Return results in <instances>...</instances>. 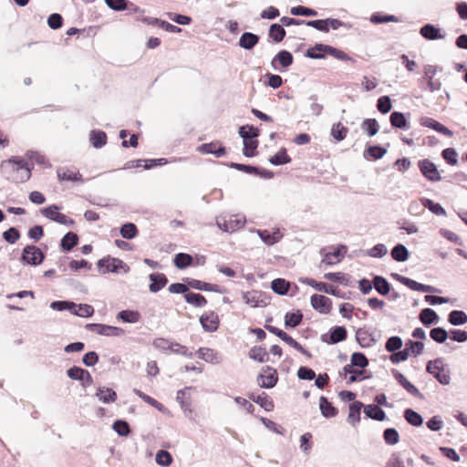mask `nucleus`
Instances as JSON below:
<instances>
[{"mask_svg":"<svg viewBox=\"0 0 467 467\" xmlns=\"http://www.w3.org/2000/svg\"><path fill=\"white\" fill-rule=\"evenodd\" d=\"M306 55L315 59L323 58L326 55H329L338 60H350V57L344 51L323 44H317L314 47L307 50Z\"/></svg>","mask_w":467,"mask_h":467,"instance_id":"nucleus-1","label":"nucleus"},{"mask_svg":"<svg viewBox=\"0 0 467 467\" xmlns=\"http://www.w3.org/2000/svg\"><path fill=\"white\" fill-rule=\"evenodd\" d=\"M245 224V217L242 214H229L216 217V225L225 233H234Z\"/></svg>","mask_w":467,"mask_h":467,"instance_id":"nucleus-2","label":"nucleus"},{"mask_svg":"<svg viewBox=\"0 0 467 467\" xmlns=\"http://www.w3.org/2000/svg\"><path fill=\"white\" fill-rule=\"evenodd\" d=\"M426 370L431 374L441 384L449 385L451 376L449 369L443 364L441 358L431 360L428 362Z\"/></svg>","mask_w":467,"mask_h":467,"instance_id":"nucleus-3","label":"nucleus"},{"mask_svg":"<svg viewBox=\"0 0 467 467\" xmlns=\"http://www.w3.org/2000/svg\"><path fill=\"white\" fill-rule=\"evenodd\" d=\"M98 267L102 274L106 273H123L130 272V266L119 258L105 257L98 261Z\"/></svg>","mask_w":467,"mask_h":467,"instance_id":"nucleus-4","label":"nucleus"},{"mask_svg":"<svg viewBox=\"0 0 467 467\" xmlns=\"http://www.w3.org/2000/svg\"><path fill=\"white\" fill-rule=\"evenodd\" d=\"M44 258V254L38 247L27 245L23 250L21 261L25 265H38L43 262Z\"/></svg>","mask_w":467,"mask_h":467,"instance_id":"nucleus-5","label":"nucleus"},{"mask_svg":"<svg viewBox=\"0 0 467 467\" xmlns=\"http://www.w3.org/2000/svg\"><path fill=\"white\" fill-rule=\"evenodd\" d=\"M86 328L90 332L106 337H120L124 334V330L120 327L103 324H88Z\"/></svg>","mask_w":467,"mask_h":467,"instance_id":"nucleus-6","label":"nucleus"},{"mask_svg":"<svg viewBox=\"0 0 467 467\" xmlns=\"http://www.w3.org/2000/svg\"><path fill=\"white\" fill-rule=\"evenodd\" d=\"M278 380L277 372L271 367H265L258 376V384L262 388L270 389L275 386Z\"/></svg>","mask_w":467,"mask_h":467,"instance_id":"nucleus-7","label":"nucleus"},{"mask_svg":"<svg viewBox=\"0 0 467 467\" xmlns=\"http://www.w3.org/2000/svg\"><path fill=\"white\" fill-rule=\"evenodd\" d=\"M419 168L421 173L431 182H439L441 180V174L433 162L429 160L419 161Z\"/></svg>","mask_w":467,"mask_h":467,"instance_id":"nucleus-8","label":"nucleus"},{"mask_svg":"<svg viewBox=\"0 0 467 467\" xmlns=\"http://www.w3.org/2000/svg\"><path fill=\"white\" fill-rule=\"evenodd\" d=\"M58 207L56 205H51L43 210V214L52 220L55 221L60 224L64 225H73L74 221L70 218H68L66 214L60 213L57 212Z\"/></svg>","mask_w":467,"mask_h":467,"instance_id":"nucleus-9","label":"nucleus"},{"mask_svg":"<svg viewBox=\"0 0 467 467\" xmlns=\"http://www.w3.org/2000/svg\"><path fill=\"white\" fill-rule=\"evenodd\" d=\"M200 323L206 332H214L219 327V317L213 311L203 313L200 317Z\"/></svg>","mask_w":467,"mask_h":467,"instance_id":"nucleus-10","label":"nucleus"},{"mask_svg":"<svg viewBox=\"0 0 467 467\" xmlns=\"http://www.w3.org/2000/svg\"><path fill=\"white\" fill-rule=\"evenodd\" d=\"M310 302L312 307L321 314H328L332 308V301L322 295H313Z\"/></svg>","mask_w":467,"mask_h":467,"instance_id":"nucleus-11","label":"nucleus"},{"mask_svg":"<svg viewBox=\"0 0 467 467\" xmlns=\"http://www.w3.org/2000/svg\"><path fill=\"white\" fill-rule=\"evenodd\" d=\"M243 299L252 307H263L267 305V297L259 291L246 292L244 294Z\"/></svg>","mask_w":467,"mask_h":467,"instance_id":"nucleus-12","label":"nucleus"},{"mask_svg":"<svg viewBox=\"0 0 467 467\" xmlns=\"http://www.w3.org/2000/svg\"><path fill=\"white\" fill-rule=\"evenodd\" d=\"M67 376L72 379L80 380L84 387L89 386L93 382L90 373L78 367L70 368L67 370Z\"/></svg>","mask_w":467,"mask_h":467,"instance_id":"nucleus-13","label":"nucleus"},{"mask_svg":"<svg viewBox=\"0 0 467 467\" xmlns=\"http://www.w3.org/2000/svg\"><path fill=\"white\" fill-rule=\"evenodd\" d=\"M368 364V361L367 358L362 353L356 352V353L352 354V356H351L350 364L346 365L343 368L344 374L347 376L348 373H354L355 372L354 367H358V368H363L367 367Z\"/></svg>","mask_w":467,"mask_h":467,"instance_id":"nucleus-14","label":"nucleus"},{"mask_svg":"<svg viewBox=\"0 0 467 467\" xmlns=\"http://www.w3.org/2000/svg\"><path fill=\"white\" fill-rule=\"evenodd\" d=\"M255 232L261 240L267 245H273L278 243L283 237V234L278 228L274 229L272 232L268 230H256Z\"/></svg>","mask_w":467,"mask_h":467,"instance_id":"nucleus-15","label":"nucleus"},{"mask_svg":"<svg viewBox=\"0 0 467 467\" xmlns=\"http://www.w3.org/2000/svg\"><path fill=\"white\" fill-rule=\"evenodd\" d=\"M197 150L202 154H213L218 158L225 154L224 147L218 141L202 144L197 148Z\"/></svg>","mask_w":467,"mask_h":467,"instance_id":"nucleus-16","label":"nucleus"},{"mask_svg":"<svg viewBox=\"0 0 467 467\" xmlns=\"http://www.w3.org/2000/svg\"><path fill=\"white\" fill-rule=\"evenodd\" d=\"M420 123L421 126L433 129L445 136L451 137L453 135V132L451 130L431 118L422 117L420 119Z\"/></svg>","mask_w":467,"mask_h":467,"instance_id":"nucleus-17","label":"nucleus"},{"mask_svg":"<svg viewBox=\"0 0 467 467\" xmlns=\"http://www.w3.org/2000/svg\"><path fill=\"white\" fill-rule=\"evenodd\" d=\"M198 358L211 364H219L222 361L221 355L213 348H200L197 351Z\"/></svg>","mask_w":467,"mask_h":467,"instance_id":"nucleus-18","label":"nucleus"},{"mask_svg":"<svg viewBox=\"0 0 467 467\" xmlns=\"http://www.w3.org/2000/svg\"><path fill=\"white\" fill-rule=\"evenodd\" d=\"M356 339L361 348H370L375 344L372 334L366 328L357 330Z\"/></svg>","mask_w":467,"mask_h":467,"instance_id":"nucleus-19","label":"nucleus"},{"mask_svg":"<svg viewBox=\"0 0 467 467\" xmlns=\"http://www.w3.org/2000/svg\"><path fill=\"white\" fill-rule=\"evenodd\" d=\"M420 35L429 40L442 39L445 37L441 30L431 24H427L420 28Z\"/></svg>","mask_w":467,"mask_h":467,"instance_id":"nucleus-20","label":"nucleus"},{"mask_svg":"<svg viewBox=\"0 0 467 467\" xmlns=\"http://www.w3.org/2000/svg\"><path fill=\"white\" fill-rule=\"evenodd\" d=\"M363 407V403L360 401H354L349 405V412L348 416V421L352 425L356 426L360 420V410Z\"/></svg>","mask_w":467,"mask_h":467,"instance_id":"nucleus-21","label":"nucleus"},{"mask_svg":"<svg viewBox=\"0 0 467 467\" xmlns=\"http://www.w3.org/2000/svg\"><path fill=\"white\" fill-rule=\"evenodd\" d=\"M96 396L103 403H111L117 400V393L112 389L106 387L98 388Z\"/></svg>","mask_w":467,"mask_h":467,"instance_id":"nucleus-22","label":"nucleus"},{"mask_svg":"<svg viewBox=\"0 0 467 467\" xmlns=\"http://www.w3.org/2000/svg\"><path fill=\"white\" fill-rule=\"evenodd\" d=\"M151 284L150 285V291L156 293L164 287L167 284V278L163 274H151L150 275Z\"/></svg>","mask_w":467,"mask_h":467,"instance_id":"nucleus-23","label":"nucleus"},{"mask_svg":"<svg viewBox=\"0 0 467 467\" xmlns=\"http://www.w3.org/2000/svg\"><path fill=\"white\" fill-rule=\"evenodd\" d=\"M57 177L60 181H71V182H81L82 176L81 174L76 171L71 169H58L57 170Z\"/></svg>","mask_w":467,"mask_h":467,"instance_id":"nucleus-24","label":"nucleus"},{"mask_svg":"<svg viewBox=\"0 0 467 467\" xmlns=\"http://www.w3.org/2000/svg\"><path fill=\"white\" fill-rule=\"evenodd\" d=\"M393 375L395 379L398 380V382L410 394L414 396H420L419 389L411 384L403 374L400 372L394 370Z\"/></svg>","mask_w":467,"mask_h":467,"instance_id":"nucleus-25","label":"nucleus"},{"mask_svg":"<svg viewBox=\"0 0 467 467\" xmlns=\"http://www.w3.org/2000/svg\"><path fill=\"white\" fill-rule=\"evenodd\" d=\"M259 41V37L253 33H244L239 39V46L244 49H252Z\"/></svg>","mask_w":467,"mask_h":467,"instance_id":"nucleus-26","label":"nucleus"},{"mask_svg":"<svg viewBox=\"0 0 467 467\" xmlns=\"http://www.w3.org/2000/svg\"><path fill=\"white\" fill-rule=\"evenodd\" d=\"M364 412L368 418L373 420H384L386 418V413L384 410L376 405H367L364 409Z\"/></svg>","mask_w":467,"mask_h":467,"instance_id":"nucleus-27","label":"nucleus"},{"mask_svg":"<svg viewBox=\"0 0 467 467\" xmlns=\"http://www.w3.org/2000/svg\"><path fill=\"white\" fill-rule=\"evenodd\" d=\"M89 140L94 148H102L107 143V135L101 130H91Z\"/></svg>","mask_w":467,"mask_h":467,"instance_id":"nucleus-28","label":"nucleus"},{"mask_svg":"<svg viewBox=\"0 0 467 467\" xmlns=\"http://www.w3.org/2000/svg\"><path fill=\"white\" fill-rule=\"evenodd\" d=\"M249 358L257 362L264 363L268 361V353L265 348L256 346L250 349Z\"/></svg>","mask_w":467,"mask_h":467,"instance_id":"nucleus-29","label":"nucleus"},{"mask_svg":"<svg viewBox=\"0 0 467 467\" xmlns=\"http://www.w3.org/2000/svg\"><path fill=\"white\" fill-rule=\"evenodd\" d=\"M404 349L408 352L409 357H417L422 353L424 349V344L420 341L409 340L406 342Z\"/></svg>","mask_w":467,"mask_h":467,"instance_id":"nucleus-30","label":"nucleus"},{"mask_svg":"<svg viewBox=\"0 0 467 467\" xmlns=\"http://www.w3.org/2000/svg\"><path fill=\"white\" fill-rule=\"evenodd\" d=\"M319 409L321 413L326 418H331L336 416L337 410L332 406V404L327 400L325 397H320L319 399Z\"/></svg>","mask_w":467,"mask_h":467,"instance_id":"nucleus-31","label":"nucleus"},{"mask_svg":"<svg viewBox=\"0 0 467 467\" xmlns=\"http://www.w3.org/2000/svg\"><path fill=\"white\" fill-rule=\"evenodd\" d=\"M343 258L342 250L340 248L337 249L334 252L327 253L322 261L321 264H325L327 265H333L335 264L339 263Z\"/></svg>","mask_w":467,"mask_h":467,"instance_id":"nucleus-32","label":"nucleus"},{"mask_svg":"<svg viewBox=\"0 0 467 467\" xmlns=\"http://www.w3.org/2000/svg\"><path fill=\"white\" fill-rule=\"evenodd\" d=\"M267 329L276 335L280 339H282L284 342H285L287 345H289L290 347H296L298 346V342L296 341L292 337H290L289 335H287L285 332H284L283 330L277 328V327H267Z\"/></svg>","mask_w":467,"mask_h":467,"instance_id":"nucleus-33","label":"nucleus"},{"mask_svg":"<svg viewBox=\"0 0 467 467\" xmlns=\"http://www.w3.org/2000/svg\"><path fill=\"white\" fill-rule=\"evenodd\" d=\"M390 123L393 127L399 129H408V122L403 113L394 111L389 118Z\"/></svg>","mask_w":467,"mask_h":467,"instance_id":"nucleus-34","label":"nucleus"},{"mask_svg":"<svg viewBox=\"0 0 467 467\" xmlns=\"http://www.w3.org/2000/svg\"><path fill=\"white\" fill-rule=\"evenodd\" d=\"M184 298L187 303L197 307H202L206 305V299L201 294L189 292L184 295Z\"/></svg>","mask_w":467,"mask_h":467,"instance_id":"nucleus-35","label":"nucleus"},{"mask_svg":"<svg viewBox=\"0 0 467 467\" xmlns=\"http://www.w3.org/2000/svg\"><path fill=\"white\" fill-rule=\"evenodd\" d=\"M391 256L395 261L405 262L409 258V251L403 244H397L391 251Z\"/></svg>","mask_w":467,"mask_h":467,"instance_id":"nucleus-36","label":"nucleus"},{"mask_svg":"<svg viewBox=\"0 0 467 467\" xmlns=\"http://www.w3.org/2000/svg\"><path fill=\"white\" fill-rule=\"evenodd\" d=\"M449 322L453 326H461L467 323V315L461 310H453L449 314Z\"/></svg>","mask_w":467,"mask_h":467,"instance_id":"nucleus-37","label":"nucleus"},{"mask_svg":"<svg viewBox=\"0 0 467 467\" xmlns=\"http://www.w3.org/2000/svg\"><path fill=\"white\" fill-rule=\"evenodd\" d=\"M269 161L274 165H282L289 163L291 161V159L287 155L286 150L285 148H282L269 159Z\"/></svg>","mask_w":467,"mask_h":467,"instance_id":"nucleus-38","label":"nucleus"},{"mask_svg":"<svg viewBox=\"0 0 467 467\" xmlns=\"http://www.w3.org/2000/svg\"><path fill=\"white\" fill-rule=\"evenodd\" d=\"M405 420L412 426L419 427L422 424V417L411 409H407L404 411Z\"/></svg>","mask_w":467,"mask_h":467,"instance_id":"nucleus-39","label":"nucleus"},{"mask_svg":"<svg viewBox=\"0 0 467 467\" xmlns=\"http://www.w3.org/2000/svg\"><path fill=\"white\" fill-rule=\"evenodd\" d=\"M272 289L278 295H285L290 287V283L282 278L275 279L271 284Z\"/></svg>","mask_w":467,"mask_h":467,"instance_id":"nucleus-40","label":"nucleus"},{"mask_svg":"<svg viewBox=\"0 0 467 467\" xmlns=\"http://www.w3.org/2000/svg\"><path fill=\"white\" fill-rule=\"evenodd\" d=\"M134 393L139 396L142 400H144L146 403L150 404V406L156 408L160 411H164L165 408L161 403H160L157 400L151 398L150 396L143 393L141 390L135 389Z\"/></svg>","mask_w":467,"mask_h":467,"instance_id":"nucleus-41","label":"nucleus"},{"mask_svg":"<svg viewBox=\"0 0 467 467\" xmlns=\"http://www.w3.org/2000/svg\"><path fill=\"white\" fill-rule=\"evenodd\" d=\"M348 131V129L341 122H337L331 128V136L336 140L341 141L346 138Z\"/></svg>","mask_w":467,"mask_h":467,"instance_id":"nucleus-42","label":"nucleus"},{"mask_svg":"<svg viewBox=\"0 0 467 467\" xmlns=\"http://www.w3.org/2000/svg\"><path fill=\"white\" fill-rule=\"evenodd\" d=\"M155 461L158 465L162 467H168L172 463V456L169 451L160 450L156 453Z\"/></svg>","mask_w":467,"mask_h":467,"instance_id":"nucleus-43","label":"nucleus"},{"mask_svg":"<svg viewBox=\"0 0 467 467\" xmlns=\"http://www.w3.org/2000/svg\"><path fill=\"white\" fill-rule=\"evenodd\" d=\"M250 398L267 411H270L274 409V403L272 400H270L265 393L257 396L253 395Z\"/></svg>","mask_w":467,"mask_h":467,"instance_id":"nucleus-44","label":"nucleus"},{"mask_svg":"<svg viewBox=\"0 0 467 467\" xmlns=\"http://www.w3.org/2000/svg\"><path fill=\"white\" fill-rule=\"evenodd\" d=\"M78 241V237L75 233H67L61 240V246L66 251H70Z\"/></svg>","mask_w":467,"mask_h":467,"instance_id":"nucleus-45","label":"nucleus"},{"mask_svg":"<svg viewBox=\"0 0 467 467\" xmlns=\"http://www.w3.org/2000/svg\"><path fill=\"white\" fill-rule=\"evenodd\" d=\"M361 128L369 137L376 135L379 131V124L375 119H365Z\"/></svg>","mask_w":467,"mask_h":467,"instance_id":"nucleus-46","label":"nucleus"},{"mask_svg":"<svg viewBox=\"0 0 467 467\" xmlns=\"http://www.w3.org/2000/svg\"><path fill=\"white\" fill-rule=\"evenodd\" d=\"M420 202L425 208H428L434 214L446 215L445 210L439 203H435L427 198H422Z\"/></svg>","mask_w":467,"mask_h":467,"instance_id":"nucleus-47","label":"nucleus"},{"mask_svg":"<svg viewBox=\"0 0 467 467\" xmlns=\"http://www.w3.org/2000/svg\"><path fill=\"white\" fill-rule=\"evenodd\" d=\"M192 263V257L188 254L180 253L175 255L174 265L179 269L186 268L187 266L191 265Z\"/></svg>","mask_w":467,"mask_h":467,"instance_id":"nucleus-48","label":"nucleus"},{"mask_svg":"<svg viewBox=\"0 0 467 467\" xmlns=\"http://www.w3.org/2000/svg\"><path fill=\"white\" fill-rule=\"evenodd\" d=\"M239 135L243 138V140L248 139H255L259 136V130L250 125L242 126L239 129Z\"/></svg>","mask_w":467,"mask_h":467,"instance_id":"nucleus-49","label":"nucleus"},{"mask_svg":"<svg viewBox=\"0 0 467 467\" xmlns=\"http://www.w3.org/2000/svg\"><path fill=\"white\" fill-rule=\"evenodd\" d=\"M258 147V141L254 139H248L244 140V150L243 153L246 157H253L256 153Z\"/></svg>","mask_w":467,"mask_h":467,"instance_id":"nucleus-50","label":"nucleus"},{"mask_svg":"<svg viewBox=\"0 0 467 467\" xmlns=\"http://www.w3.org/2000/svg\"><path fill=\"white\" fill-rule=\"evenodd\" d=\"M285 36V29L278 24H273L269 29V36L275 42H280Z\"/></svg>","mask_w":467,"mask_h":467,"instance_id":"nucleus-51","label":"nucleus"},{"mask_svg":"<svg viewBox=\"0 0 467 467\" xmlns=\"http://www.w3.org/2000/svg\"><path fill=\"white\" fill-rule=\"evenodd\" d=\"M303 315L300 311L286 313L285 316V323L286 327H296L302 321Z\"/></svg>","mask_w":467,"mask_h":467,"instance_id":"nucleus-52","label":"nucleus"},{"mask_svg":"<svg viewBox=\"0 0 467 467\" xmlns=\"http://www.w3.org/2000/svg\"><path fill=\"white\" fill-rule=\"evenodd\" d=\"M72 314L82 317H89L94 314V308L88 304H79L77 305V308L73 309Z\"/></svg>","mask_w":467,"mask_h":467,"instance_id":"nucleus-53","label":"nucleus"},{"mask_svg":"<svg viewBox=\"0 0 467 467\" xmlns=\"http://www.w3.org/2000/svg\"><path fill=\"white\" fill-rule=\"evenodd\" d=\"M420 319L424 325H431L438 319V316L434 310L425 308L420 314Z\"/></svg>","mask_w":467,"mask_h":467,"instance_id":"nucleus-54","label":"nucleus"},{"mask_svg":"<svg viewBox=\"0 0 467 467\" xmlns=\"http://www.w3.org/2000/svg\"><path fill=\"white\" fill-rule=\"evenodd\" d=\"M375 289L381 295L386 296L389 292V284L381 276H376L373 281Z\"/></svg>","mask_w":467,"mask_h":467,"instance_id":"nucleus-55","label":"nucleus"},{"mask_svg":"<svg viewBox=\"0 0 467 467\" xmlns=\"http://www.w3.org/2000/svg\"><path fill=\"white\" fill-rule=\"evenodd\" d=\"M117 317L123 322L136 323L139 321L140 314L136 311L123 310L118 314Z\"/></svg>","mask_w":467,"mask_h":467,"instance_id":"nucleus-56","label":"nucleus"},{"mask_svg":"<svg viewBox=\"0 0 467 467\" xmlns=\"http://www.w3.org/2000/svg\"><path fill=\"white\" fill-rule=\"evenodd\" d=\"M53 310L64 311L68 310L72 313L73 309L77 308V304L69 301H54L50 304Z\"/></svg>","mask_w":467,"mask_h":467,"instance_id":"nucleus-57","label":"nucleus"},{"mask_svg":"<svg viewBox=\"0 0 467 467\" xmlns=\"http://www.w3.org/2000/svg\"><path fill=\"white\" fill-rule=\"evenodd\" d=\"M189 285H190L191 287H192L194 289H197V290L213 291V292L217 291V285H212V284L205 283V282H202V281H200V280L193 279V280L189 282Z\"/></svg>","mask_w":467,"mask_h":467,"instance_id":"nucleus-58","label":"nucleus"},{"mask_svg":"<svg viewBox=\"0 0 467 467\" xmlns=\"http://www.w3.org/2000/svg\"><path fill=\"white\" fill-rule=\"evenodd\" d=\"M137 227L134 223H128L120 228V234L123 238L132 239L137 235Z\"/></svg>","mask_w":467,"mask_h":467,"instance_id":"nucleus-59","label":"nucleus"},{"mask_svg":"<svg viewBox=\"0 0 467 467\" xmlns=\"http://www.w3.org/2000/svg\"><path fill=\"white\" fill-rule=\"evenodd\" d=\"M347 337V330L344 327H337L330 333L331 343H338L343 341Z\"/></svg>","mask_w":467,"mask_h":467,"instance_id":"nucleus-60","label":"nucleus"},{"mask_svg":"<svg viewBox=\"0 0 467 467\" xmlns=\"http://www.w3.org/2000/svg\"><path fill=\"white\" fill-rule=\"evenodd\" d=\"M113 430L122 437H126L130 434V430L129 424L121 420H118L113 423Z\"/></svg>","mask_w":467,"mask_h":467,"instance_id":"nucleus-61","label":"nucleus"},{"mask_svg":"<svg viewBox=\"0 0 467 467\" xmlns=\"http://www.w3.org/2000/svg\"><path fill=\"white\" fill-rule=\"evenodd\" d=\"M430 336L434 341L443 343L448 337V333L441 327H435L431 330Z\"/></svg>","mask_w":467,"mask_h":467,"instance_id":"nucleus-62","label":"nucleus"},{"mask_svg":"<svg viewBox=\"0 0 467 467\" xmlns=\"http://www.w3.org/2000/svg\"><path fill=\"white\" fill-rule=\"evenodd\" d=\"M399 432L395 429L389 428L385 430L384 440L387 444L394 445L399 442Z\"/></svg>","mask_w":467,"mask_h":467,"instance_id":"nucleus-63","label":"nucleus"},{"mask_svg":"<svg viewBox=\"0 0 467 467\" xmlns=\"http://www.w3.org/2000/svg\"><path fill=\"white\" fill-rule=\"evenodd\" d=\"M402 347V340L400 337L394 336L389 337L385 345L386 349L389 352H394L399 350Z\"/></svg>","mask_w":467,"mask_h":467,"instance_id":"nucleus-64","label":"nucleus"}]
</instances>
